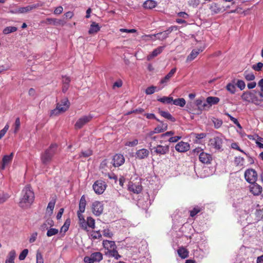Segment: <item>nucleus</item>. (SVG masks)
I'll use <instances>...</instances> for the list:
<instances>
[{
    "instance_id": "12",
    "label": "nucleus",
    "mask_w": 263,
    "mask_h": 263,
    "mask_svg": "<svg viewBox=\"0 0 263 263\" xmlns=\"http://www.w3.org/2000/svg\"><path fill=\"white\" fill-rule=\"evenodd\" d=\"M245 178H246V181L249 183H255L257 179V174L254 169L246 170L245 172Z\"/></svg>"
},
{
    "instance_id": "8",
    "label": "nucleus",
    "mask_w": 263,
    "mask_h": 263,
    "mask_svg": "<svg viewBox=\"0 0 263 263\" xmlns=\"http://www.w3.org/2000/svg\"><path fill=\"white\" fill-rule=\"evenodd\" d=\"M174 29H177V27L171 26L165 31L160 32L154 34L147 35H146V36L149 37L153 40V37H155L157 40L163 41L168 37V35L173 31Z\"/></svg>"
},
{
    "instance_id": "17",
    "label": "nucleus",
    "mask_w": 263,
    "mask_h": 263,
    "mask_svg": "<svg viewBox=\"0 0 263 263\" xmlns=\"http://www.w3.org/2000/svg\"><path fill=\"white\" fill-rule=\"evenodd\" d=\"M92 213L97 216H99L102 213L103 204L99 201H95L92 204Z\"/></svg>"
},
{
    "instance_id": "15",
    "label": "nucleus",
    "mask_w": 263,
    "mask_h": 263,
    "mask_svg": "<svg viewBox=\"0 0 263 263\" xmlns=\"http://www.w3.org/2000/svg\"><path fill=\"white\" fill-rule=\"evenodd\" d=\"M112 165L115 167H118L121 166L124 163V157L121 154H116L112 159Z\"/></svg>"
},
{
    "instance_id": "42",
    "label": "nucleus",
    "mask_w": 263,
    "mask_h": 263,
    "mask_svg": "<svg viewBox=\"0 0 263 263\" xmlns=\"http://www.w3.org/2000/svg\"><path fill=\"white\" fill-rule=\"evenodd\" d=\"M243 76L246 80L249 81L254 80L255 78L253 72H250L247 71L244 72Z\"/></svg>"
},
{
    "instance_id": "47",
    "label": "nucleus",
    "mask_w": 263,
    "mask_h": 263,
    "mask_svg": "<svg viewBox=\"0 0 263 263\" xmlns=\"http://www.w3.org/2000/svg\"><path fill=\"white\" fill-rule=\"evenodd\" d=\"M201 211V209L198 206H196L192 210L190 211V216L193 217Z\"/></svg>"
},
{
    "instance_id": "50",
    "label": "nucleus",
    "mask_w": 263,
    "mask_h": 263,
    "mask_svg": "<svg viewBox=\"0 0 263 263\" xmlns=\"http://www.w3.org/2000/svg\"><path fill=\"white\" fill-rule=\"evenodd\" d=\"M92 154L91 153V151L90 149H87V151H82V152L80 153V157H83L84 158L89 157Z\"/></svg>"
},
{
    "instance_id": "7",
    "label": "nucleus",
    "mask_w": 263,
    "mask_h": 263,
    "mask_svg": "<svg viewBox=\"0 0 263 263\" xmlns=\"http://www.w3.org/2000/svg\"><path fill=\"white\" fill-rule=\"evenodd\" d=\"M147 147H148L151 153L156 155H165L169 152V146L168 145L150 146Z\"/></svg>"
},
{
    "instance_id": "2",
    "label": "nucleus",
    "mask_w": 263,
    "mask_h": 263,
    "mask_svg": "<svg viewBox=\"0 0 263 263\" xmlns=\"http://www.w3.org/2000/svg\"><path fill=\"white\" fill-rule=\"evenodd\" d=\"M220 99L217 97H208L204 100L203 98H199L196 100L195 104L199 110H208L213 106L217 104Z\"/></svg>"
},
{
    "instance_id": "40",
    "label": "nucleus",
    "mask_w": 263,
    "mask_h": 263,
    "mask_svg": "<svg viewBox=\"0 0 263 263\" xmlns=\"http://www.w3.org/2000/svg\"><path fill=\"white\" fill-rule=\"evenodd\" d=\"M192 135H193V137L195 138L196 142H197L199 140H202L203 138H205L206 137V134L202 133H193L192 134Z\"/></svg>"
},
{
    "instance_id": "5",
    "label": "nucleus",
    "mask_w": 263,
    "mask_h": 263,
    "mask_svg": "<svg viewBox=\"0 0 263 263\" xmlns=\"http://www.w3.org/2000/svg\"><path fill=\"white\" fill-rule=\"evenodd\" d=\"M69 106L70 102L69 100L67 98H64L57 104V107L51 111V115L62 114L69 108Z\"/></svg>"
},
{
    "instance_id": "59",
    "label": "nucleus",
    "mask_w": 263,
    "mask_h": 263,
    "mask_svg": "<svg viewBox=\"0 0 263 263\" xmlns=\"http://www.w3.org/2000/svg\"><path fill=\"white\" fill-rule=\"evenodd\" d=\"M103 236L108 238H111L112 236V233L109 230L105 229L103 231Z\"/></svg>"
},
{
    "instance_id": "29",
    "label": "nucleus",
    "mask_w": 263,
    "mask_h": 263,
    "mask_svg": "<svg viewBox=\"0 0 263 263\" xmlns=\"http://www.w3.org/2000/svg\"><path fill=\"white\" fill-rule=\"evenodd\" d=\"M254 91H246L243 93L241 96L242 99L248 102H252L253 98L254 97Z\"/></svg>"
},
{
    "instance_id": "57",
    "label": "nucleus",
    "mask_w": 263,
    "mask_h": 263,
    "mask_svg": "<svg viewBox=\"0 0 263 263\" xmlns=\"http://www.w3.org/2000/svg\"><path fill=\"white\" fill-rule=\"evenodd\" d=\"M230 146H231V148L238 150L240 152H241L242 153L245 154V155H247L246 153L244 152V151H243L242 149H240V147H239V146L236 143L234 142L231 143Z\"/></svg>"
},
{
    "instance_id": "43",
    "label": "nucleus",
    "mask_w": 263,
    "mask_h": 263,
    "mask_svg": "<svg viewBox=\"0 0 263 263\" xmlns=\"http://www.w3.org/2000/svg\"><path fill=\"white\" fill-rule=\"evenodd\" d=\"M108 163V160H107L106 159L102 160V162H101V164H100V170L106 171V170H107V169L109 168Z\"/></svg>"
},
{
    "instance_id": "64",
    "label": "nucleus",
    "mask_w": 263,
    "mask_h": 263,
    "mask_svg": "<svg viewBox=\"0 0 263 263\" xmlns=\"http://www.w3.org/2000/svg\"><path fill=\"white\" fill-rule=\"evenodd\" d=\"M37 232L32 233V234H31L30 238H29V242L33 243L35 242L36 239L37 238Z\"/></svg>"
},
{
    "instance_id": "60",
    "label": "nucleus",
    "mask_w": 263,
    "mask_h": 263,
    "mask_svg": "<svg viewBox=\"0 0 263 263\" xmlns=\"http://www.w3.org/2000/svg\"><path fill=\"white\" fill-rule=\"evenodd\" d=\"M20 127V120H19V118H17L15 120L14 123V133H16L19 129V127Z\"/></svg>"
},
{
    "instance_id": "55",
    "label": "nucleus",
    "mask_w": 263,
    "mask_h": 263,
    "mask_svg": "<svg viewBox=\"0 0 263 263\" xmlns=\"http://www.w3.org/2000/svg\"><path fill=\"white\" fill-rule=\"evenodd\" d=\"M28 254V250L27 249H24L22 252H21V254H20V256H18V259L20 260H24V259L26 257Z\"/></svg>"
},
{
    "instance_id": "9",
    "label": "nucleus",
    "mask_w": 263,
    "mask_h": 263,
    "mask_svg": "<svg viewBox=\"0 0 263 263\" xmlns=\"http://www.w3.org/2000/svg\"><path fill=\"white\" fill-rule=\"evenodd\" d=\"M223 140L221 137L216 136L209 140V146L216 151L222 150Z\"/></svg>"
},
{
    "instance_id": "39",
    "label": "nucleus",
    "mask_w": 263,
    "mask_h": 263,
    "mask_svg": "<svg viewBox=\"0 0 263 263\" xmlns=\"http://www.w3.org/2000/svg\"><path fill=\"white\" fill-rule=\"evenodd\" d=\"M158 101L164 104H172L173 98L172 97H163L158 99Z\"/></svg>"
},
{
    "instance_id": "27",
    "label": "nucleus",
    "mask_w": 263,
    "mask_h": 263,
    "mask_svg": "<svg viewBox=\"0 0 263 263\" xmlns=\"http://www.w3.org/2000/svg\"><path fill=\"white\" fill-rule=\"evenodd\" d=\"M43 23H48L49 24H53L54 25H63L65 24V22L64 21L54 18H47L46 21H43Z\"/></svg>"
},
{
    "instance_id": "20",
    "label": "nucleus",
    "mask_w": 263,
    "mask_h": 263,
    "mask_svg": "<svg viewBox=\"0 0 263 263\" xmlns=\"http://www.w3.org/2000/svg\"><path fill=\"white\" fill-rule=\"evenodd\" d=\"M175 149L178 153H184L190 149V144L186 142L180 141L176 145Z\"/></svg>"
},
{
    "instance_id": "10",
    "label": "nucleus",
    "mask_w": 263,
    "mask_h": 263,
    "mask_svg": "<svg viewBox=\"0 0 263 263\" xmlns=\"http://www.w3.org/2000/svg\"><path fill=\"white\" fill-rule=\"evenodd\" d=\"M102 260V253L99 252H96L91 253L89 256H86L84 257L85 263L98 262Z\"/></svg>"
},
{
    "instance_id": "45",
    "label": "nucleus",
    "mask_w": 263,
    "mask_h": 263,
    "mask_svg": "<svg viewBox=\"0 0 263 263\" xmlns=\"http://www.w3.org/2000/svg\"><path fill=\"white\" fill-rule=\"evenodd\" d=\"M58 234V229L56 228H51L47 231V236L51 237Z\"/></svg>"
},
{
    "instance_id": "41",
    "label": "nucleus",
    "mask_w": 263,
    "mask_h": 263,
    "mask_svg": "<svg viewBox=\"0 0 263 263\" xmlns=\"http://www.w3.org/2000/svg\"><path fill=\"white\" fill-rule=\"evenodd\" d=\"M17 30V28L14 26L7 27L4 29L3 32L4 34H8L9 33L15 32Z\"/></svg>"
},
{
    "instance_id": "34",
    "label": "nucleus",
    "mask_w": 263,
    "mask_h": 263,
    "mask_svg": "<svg viewBox=\"0 0 263 263\" xmlns=\"http://www.w3.org/2000/svg\"><path fill=\"white\" fill-rule=\"evenodd\" d=\"M100 30V27L98 24L92 22L90 25V28L88 31L89 34H92L98 32Z\"/></svg>"
},
{
    "instance_id": "46",
    "label": "nucleus",
    "mask_w": 263,
    "mask_h": 263,
    "mask_svg": "<svg viewBox=\"0 0 263 263\" xmlns=\"http://www.w3.org/2000/svg\"><path fill=\"white\" fill-rule=\"evenodd\" d=\"M212 121H213V123H214V125H215V128L218 129L220 126H221V120L218 119L217 118L213 117V119H212Z\"/></svg>"
},
{
    "instance_id": "16",
    "label": "nucleus",
    "mask_w": 263,
    "mask_h": 263,
    "mask_svg": "<svg viewBox=\"0 0 263 263\" xmlns=\"http://www.w3.org/2000/svg\"><path fill=\"white\" fill-rule=\"evenodd\" d=\"M91 120V116H84L83 117L80 118L78 120L74 126H75V129H79L81 128L84 125L86 124L87 123L90 122Z\"/></svg>"
},
{
    "instance_id": "26",
    "label": "nucleus",
    "mask_w": 263,
    "mask_h": 263,
    "mask_svg": "<svg viewBox=\"0 0 263 263\" xmlns=\"http://www.w3.org/2000/svg\"><path fill=\"white\" fill-rule=\"evenodd\" d=\"M149 155V151L145 148L140 149L137 151L136 157L139 159H143Z\"/></svg>"
},
{
    "instance_id": "21",
    "label": "nucleus",
    "mask_w": 263,
    "mask_h": 263,
    "mask_svg": "<svg viewBox=\"0 0 263 263\" xmlns=\"http://www.w3.org/2000/svg\"><path fill=\"white\" fill-rule=\"evenodd\" d=\"M13 155L14 154L11 153L9 155H5V156L3 157L2 164L0 166V170H4L5 169V166L11 162Z\"/></svg>"
},
{
    "instance_id": "35",
    "label": "nucleus",
    "mask_w": 263,
    "mask_h": 263,
    "mask_svg": "<svg viewBox=\"0 0 263 263\" xmlns=\"http://www.w3.org/2000/svg\"><path fill=\"white\" fill-rule=\"evenodd\" d=\"M86 205V201L85 200V197L84 195H82L80 197V204H79V211L80 212H84L85 210V205Z\"/></svg>"
},
{
    "instance_id": "49",
    "label": "nucleus",
    "mask_w": 263,
    "mask_h": 263,
    "mask_svg": "<svg viewBox=\"0 0 263 263\" xmlns=\"http://www.w3.org/2000/svg\"><path fill=\"white\" fill-rule=\"evenodd\" d=\"M227 90L233 94L235 92L236 87L234 84L229 83L226 86Z\"/></svg>"
},
{
    "instance_id": "36",
    "label": "nucleus",
    "mask_w": 263,
    "mask_h": 263,
    "mask_svg": "<svg viewBox=\"0 0 263 263\" xmlns=\"http://www.w3.org/2000/svg\"><path fill=\"white\" fill-rule=\"evenodd\" d=\"M186 104V101L184 98H178L172 101V104L183 107Z\"/></svg>"
},
{
    "instance_id": "52",
    "label": "nucleus",
    "mask_w": 263,
    "mask_h": 263,
    "mask_svg": "<svg viewBox=\"0 0 263 263\" xmlns=\"http://www.w3.org/2000/svg\"><path fill=\"white\" fill-rule=\"evenodd\" d=\"M236 85L241 90L245 89L246 84L245 82L241 80H238L236 83Z\"/></svg>"
},
{
    "instance_id": "11",
    "label": "nucleus",
    "mask_w": 263,
    "mask_h": 263,
    "mask_svg": "<svg viewBox=\"0 0 263 263\" xmlns=\"http://www.w3.org/2000/svg\"><path fill=\"white\" fill-rule=\"evenodd\" d=\"M106 185L104 181L101 180H96L92 185V190L97 195H101L105 191Z\"/></svg>"
},
{
    "instance_id": "19",
    "label": "nucleus",
    "mask_w": 263,
    "mask_h": 263,
    "mask_svg": "<svg viewBox=\"0 0 263 263\" xmlns=\"http://www.w3.org/2000/svg\"><path fill=\"white\" fill-rule=\"evenodd\" d=\"M199 160L203 164H210L212 160V155L208 153H201L199 155Z\"/></svg>"
},
{
    "instance_id": "38",
    "label": "nucleus",
    "mask_w": 263,
    "mask_h": 263,
    "mask_svg": "<svg viewBox=\"0 0 263 263\" xmlns=\"http://www.w3.org/2000/svg\"><path fill=\"white\" fill-rule=\"evenodd\" d=\"M234 163L236 166L242 167L244 164V159L240 156L236 157L234 159Z\"/></svg>"
},
{
    "instance_id": "48",
    "label": "nucleus",
    "mask_w": 263,
    "mask_h": 263,
    "mask_svg": "<svg viewBox=\"0 0 263 263\" xmlns=\"http://www.w3.org/2000/svg\"><path fill=\"white\" fill-rule=\"evenodd\" d=\"M9 198V196L8 194L3 193L0 194V204L4 203L7 201Z\"/></svg>"
},
{
    "instance_id": "58",
    "label": "nucleus",
    "mask_w": 263,
    "mask_h": 263,
    "mask_svg": "<svg viewBox=\"0 0 263 263\" xmlns=\"http://www.w3.org/2000/svg\"><path fill=\"white\" fill-rule=\"evenodd\" d=\"M201 153H205L201 148L197 147L193 149V155H200Z\"/></svg>"
},
{
    "instance_id": "1",
    "label": "nucleus",
    "mask_w": 263,
    "mask_h": 263,
    "mask_svg": "<svg viewBox=\"0 0 263 263\" xmlns=\"http://www.w3.org/2000/svg\"><path fill=\"white\" fill-rule=\"evenodd\" d=\"M33 192L30 186L27 185L21 191V198L18 202V206L23 209H27L33 202Z\"/></svg>"
},
{
    "instance_id": "62",
    "label": "nucleus",
    "mask_w": 263,
    "mask_h": 263,
    "mask_svg": "<svg viewBox=\"0 0 263 263\" xmlns=\"http://www.w3.org/2000/svg\"><path fill=\"white\" fill-rule=\"evenodd\" d=\"M181 138L180 136H175V137H171L168 139V142L171 143H175L177 142Z\"/></svg>"
},
{
    "instance_id": "31",
    "label": "nucleus",
    "mask_w": 263,
    "mask_h": 263,
    "mask_svg": "<svg viewBox=\"0 0 263 263\" xmlns=\"http://www.w3.org/2000/svg\"><path fill=\"white\" fill-rule=\"evenodd\" d=\"M177 254L182 259L186 258L189 256V251L183 247L179 248L177 250Z\"/></svg>"
},
{
    "instance_id": "28",
    "label": "nucleus",
    "mask_w": 263,
    "mask_h": 263,
    "mask_svg": "<svg viewBox=\"0 0 263 263\" xmlns=\"http://www.w3.org/2000/svg\"><path fill=\"white\" fill-rule=\"evenodd\" d=\"M53 226V220L50 218H48L47 219V220H45L42 225H41V227H40V230H42V231H45L47 230L49 227H52Z\"/></svg>"
},
{
    "instance_id": "33",
    "label": "nucleus",
    "mask_w": 263,
    "mask_h": 263,
    "mask_svg": "<svg viewBox=\"0 0 263 263\" xmlns=\"http://www.w3.org/2000/svg\"><path fill=\"white\" fill-rule=\"evenodd\" d=\"M157 5V3L155 1L153 0H147L146 1L143 5V6L145 9H153L156 7Z\"/></svg>"
},
{
    "instance_id": "13",
    "label": "nucleus",
    "mask_w": 263,
    "mask_h": 263,
    "mask_svg": "<svg viewBox=\"0 0 263 263\" xmlns=\"http://www.w3.org/2000/svg\"><path fill=\"white\" fill-rule=\"evenodd\" d=\"M79 223H80V228H82V229L86 231H88L87 230V227L94 229V226H95L94 219L90 217H87V218H86V221L85 220H83V221H79Z\"/></svg>"
},
{
    "instance_id": "24",
    "label": "nucleus",
    "mask_w": 263,
    "mask_h": 263,
    "mask_svg": "<svg viewBox=\"0 0 263 263\" xmlns=\"http://www.w3.org/2000/svg\"><path fill=\"white\" fill-rule=\"evenodd\" d=\"M211 11L214 13H218L225 10L223 7L218 3H212L210 8Z\"/></svg>"
},
{
    "instance_id": "30",
    "label": "nucleus",
    "mask_w": 263,
    "mask_h": 263,
    "mask_svg": "<svg viewBox=\"0 0 263 263\" xmlns=\"http://www.w3.org/2000/svg\"><path fill=\"white\" fill-rule=\"evenodd\" d=\"M176 71V68H174L171 70V71L167 73L160 81L161 84L167 83L169 81L170 79L174 76Z\"/></svg>"
},
{
    "instance_id": "14",
    "label": "nucleus",
    "mask_w": 263,
    "mask_h": 263,
    "mask_svg": "<svg viewBox=\"0 0 263 263\" xmlns=\"http://www.w3.org/2000/svg\"><path fill=\"white\" fill-rule=\"evenodd\" d=\"M167 129V123L164 121L160 122V124L154 129V130L149 132L146 134L155 135V134H160L165 132Z\"/></svg>"
},
{
    "instance_id": "54",
    "label": "nucleus",
    "mask_w": 263,
    "mask_h": 263,
    "mask_svg": "<svg viewBox=\"0 0 263 263\" xmlns=\"http://www.w3.org/2000/svg\"><path fill=\"white\" fill-rule=\"evenodd\" d=\"M156 89V87L155 86H150L147 87L145 90V93L147 95H152L155 92Z\"/></svg>"
},
{
    "instance_id": "4",
    "label": "nucleus",
    "mask_w": 263,
    "mask_h": 263,
    "mask_svg": "<svg viewBox=\"0 0 263 263\" xmlns=\"http://www.w3.org/2000/svg\"><path fill=\"white\" fill-rule=\"evenodd\" d=\"M58 145L55 143H52L49 148H47L42 155H41V161L43 165L49 164L53 156L55 155Z\"/></svg>"
},
{
    "instance_id": "63",
    "label": "nucleus",
    "mask_w": 263,
    "mask_h": 263,
    "mask_svg": "<svg viewBox=\"0 0 263 263\" xmlns=\"http://www.w3.org/2000/svg\"><path fill=\"white\" fill-rule=\"evenodd\" d=\"M70 81V77L68 76H64L62 77V82L63 84L69 85Z\"/></svg>"
},
{
    "instance_id": "18",
    "label": "nucleus",
    "mask_w": 263,
    "mask_h": 263,
    "mask_svg": "<svg viewBox=\"0 0 263 263\" xmlns=\"http://www.w3.org/2000/svg\"><path fill=\"white\" fill-rule=\"evenodd\" d=\"M253 96L252 103L257 105L263 106V93L254 90Z\"/></svg>"
},
{
    "instance_id": "53",
    "label": "nucleus",
    "mask_w": 263,
    "mask_h": 263,
    "mask_svg": "<svg viewBox=\"0 0 263 263\" xmlns=\"http://www.w3.org/2000/svg\"><path fill=\"white\" fill-rule=\"evenodd\" d=\"M91 237L93 240H96L97 239H99L101 237V234L99 231H92V234H91Z\"/></svg>"
},
{
    "instance_id": "3",
    "label": "nucleus",
    "mask_w": 263,
    "mask_h": 263,
    "mask_svg": "<svg viewBox=\"0 0 263 263\" xmlns=\"http://www.w3.org/2000/svg\"><path fill=\"white\" fill-rule=\"evenodd\" d=\"M102 247H103L105 250H106L105 255L108 257L114 258V259L116 260L121 258V255L119 254L117 251V247H116L115 241L112 240H104L102 241Z\"/></svg>"
},
{
    "instance_id": "37",
    "label": "nucleus",
    "mask_w": 263,
    "mask_h": 263,
    "mask_svg": "<svg viewBox=\"0 0 263 263\" xmlns=\"http://www.w3.org/2000/svg\"><path fill=\"white\" fill-rule=\"evenodd\" d=\"M35 7L33 6H27L25 7H20L18 8L16 12L19 13H23L29 12L34 8Z\"/></svg>"
},
{
    "instance_id": "61",
    "label": "nucleus",
    "mask_w": 263,
    "mask_h": 263,
    "mask_svg": "<svg viewBox=\"0 0 263 263\" xmlns=\"http://www.w3.org/2000/svg\"><path fill=\"white\" fill-rule=\"evenodd\" d=\"M36 263H44L42 254L39 251L36 253Z\"/></svg>"
},
{
    "instance_id": "22",
    "label": "nucleus",
    "mask_w": 263,
    "mask_h": 263,
    "mask_svg": "<svg viewBox=\"0 0 263 263\" xmlns=\"http://www.w3.org/2000/svg\"><path fill=\"white\" fill-rule=\"evenodd\" d=\"M250 184H251V185H250V192L252 193V195L257 196L261 194V187L260 185H259L255 182Z\"/></svg>"
},
{
    "instance_id": "23",
    "label": "nucleus",
    "mask_w": 263,
    "mask_h": 263,
    "mask_svg": "<svg viewBox=\"0 0 263 263\" xmlns=\"http://www.w3.org/2000/svg\"><path fill=\"white\" fill-rule=\"evenodd\" d=\"M128 190L135 194H138L142 191V185L140 184H136L130 182L129 186H128Z\"/></svg>"
},
{
    "instance_id": "25",
    "label": "nucleus",
    "mask_w": 263,
    "mask_h": 263,
    "mask_svg": "<svg viewBox=\"0 0 263 263\" xmlns=\"http://www.w3.org/2000/svg\"><path fill=\"white\" fill-rule=\"evenodd\" d=\"M203 50L202 48L193 49L191 53L187 57L186 61L189 62L194 60Z\"/></svg>"
},
{
    "instance_id": "44",
    "label": "nucleus",
    "mask_w": 263,
    "mask_h": 263,
    "mask_svg": "<svg viewBox=\"0 0 263 263\" xmlns=\"http://www.w3.org/2000/svg\"><path fill=\"white\" fill-rule=\"evenodd\" d=\"M15 257V252L14 250H11L9 252L8 258L5 260V262H14V259Z\"/></svg>"
},
{
    "instance_id": "56",
    "label": "nucleus",
    "mask_w": 263,
    "mask_h": 263,
    "mask_svg": "<svg viewBox=\"0 0 263 263\" xmlns=\"http://www.w3.org/2000/svg\"><path fill=\"white\" fill-rule=\"evenodd\" d=\"M143 112H144V109L141 108H139L138 109H136L131 110L130 111L128 112L126 114V115H128L129 114H142L143 113Z\"/></svg>"
},
{
    "instance_id": "6",
    "label": "nucleus",
    "mask_w": 263,
    "mask_h": 263,
    "mask_svg": "<svg viewBox=\"0 0 263 263\" xmlns=\"http://www.w3.org/2000/svg\"><path fill=\"white\" fill-rule=\"evenodd\" d=\"M161 138L159 135L146 134V136H145V141L147 144V146H161Z\"/></svg>"
},
{
    "instance_id": "32",
    "label": "nucleus",
    "mask_w": 263,
    "mask_h": 263,
    "mask_svg": "<svg viewBox=\"0 0 263 263\" xmlns=\"http://www.w3.org/2000/svg\"><path fill=\"white\" fill-rule=\"evenodd\" d=\"M164 48V46H159L154 49L152 53L147 57L148 59L150 60L160 54L163 51Z\"/></svg>"
},
{
    "instance_id": "51",
    "label": "nucleus",
    "mask_w": 263,
    "mask_h": 263,
    "mask_svg": "<svg viewBox=\"0 0 263 263\" xmlns=\"http://www.w3.org/2000/svg\"><path fill=\"white\" fill-rule=\"evenodd\" d=\"M263 67V63L261 62H258L256 65H253L252 67V69L256 71H259L261 70Z\"/></svg>"
}]
</instances>
